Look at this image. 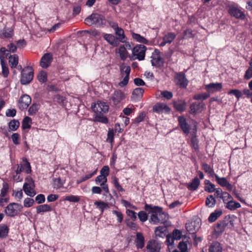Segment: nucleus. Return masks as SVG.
I'll use <instances>...</instances> for the list:
<instances>
[{
	"label": "nucleus",
	"instance_id": "f257e3e1",
	"mask_svg": "<svg viewBox=\"0 0 252 252\" xmlns=\"http://www.w3.org/2000/svg\"><path fill=\"white\" fill-rule=\"evenodd\" d=\"M145 209L146 210H150L152 214L151 216L150 221L154 224L162 223L166 221L168 219L167 214L162 211L161 207L158 206L152 207L151 205L146 204Z\"/></svg>",
	"mask_w": 252,
	"mask_h": 252
},
{
	"label": "nucleus",
	"instance_id": "f03ea898",
	"mask_svg": "<svg viewBox=\"0 0 252 252\" xmlns=\"http://www.w3.org/2000/svg\"><path fill=\"white\" fill-rule=\"evenodd\" d=\"M84 22L88 26L98 28L103 27L106 20L103 15L93 13L85 19Z\"/></svg>",
	"mask_w": 252,
	"mask_h": 252
},
{
	"label": "nucleus",
	"instance_id": "7ed1b4c3",
	"mask_svg": "<svg viewBox=\"0 0 252 252\" xmlns=\"http://www.w3.org/2000/svg\"><path fill=\"white\" fill-rule=\"evenodd\" d=\"M23 206L17 203H11L5 208L4 212L8 216L13 217L18 215L22 210Z\"/></svg>",
	"mask_w": 252,
	"mask_h": 252
},
{
	"label": "nucleus",
	"instance_id": "20e7f679",
	"mask_svg": "<svg viewBox=\"0 0 252 252\" xmlns=\"http://www.w3.org/2000/svg\"><path fill=\"white\" fill-rule=\"evenodd\" d=\"M120 69L121 75L124 78L122 81L119 82V86L120 87H124L128 84L131 69L129 66L126 65L124 63L120 65Z\"/></svg>",
	"mask_w": 252,
	"mask_h": 252
},
{
	"label": "nucleus",
	"instance_id": "39448f33",
	"mask_svg": "<svg viewBox=\"0 0 252 252\" xmlns=\"http://www.w3.org/2000/svg\"><path fill=\"white\" fill-rule=\"evenodd\" d=\"M34 188V184L32 179L31 177H27L23 188L25 193L28 196H34L36 194Z\"/></svg>",
	"mask_w": 252,
	"mask_h": 252
},
{
	"label": "nucleus",
	"instance_id": "423d86ee",
	"mask_svg": "<svg viewBox=\"0 0 252 252\" xmlns=\"http://www.w3.org/2000/svg\"><path fill=\"white\" fill-rule=\"evenodd\" d=\"M151 63L156 67H160L164 65V61L161 53L158 49H155L152 54Z\"/></svg>",
	"mask_w": 252,
	"mask_h": 252
},
{
	"label": "nucleus",
	"instance_id": "0eeeda50",
	"mask_svg": "<svg viewBox=\"0 0 252 252\" xmlns=\"http://www.w3.org/2000/svg\"><path fill=\"white\" fill-rule=\"evenodd\" d=\"M33 73L32 67L28 66L22 70L21 82L23 85L29 84L33 79Z\"/></svg>",
	"mask_w": 252,
	"mask_h": 252
},
{
	"label": "nucleus",
	"instance_id": "6e6552de",
	"mask_svg": "<svg viewBox=\"0 0 252 252\" xmlns=\"http://www.w3.org/2000/svg\"><path fill=\"white\" fill-rule=\"evenodd\" d=\"M92 109L95 114H104L108 112L109 106L105 102L97 101L92 105Z\"/></svg>",
	"mask_w": 252,
	"mask_h": 252
},
{
	"label": "nucleus",
	"instance_id": "1a4fd4ad",
	"mask_svg": "<svg viewBox=\"0 0 252 252\" xmlns=\"http://www.w3.org/2000/svg\"><path fill=\"white\" fill-rule=\"evenodd\" d=\"M146 47L143 45H137L132 50V55L134 59L139 61L143 60L145 57Z\"/></svg>",
	"mask_w": 252,
	"mask_h": 252
},
{
	"label": "nucleus",
	"instance_id": "9d476101",
	"mask_svg": "<svg viewBox=\"0 0 252 252\" xmlns=\"http://www.w3.org/2000/svg\"><path fill=\"white\" fill-rule=\"evenodd\" d=\"M176 35L173 32H168L162 37H159L158 40V45L160 47L164 46L166 44H170L176 38Z\"/></svg>",
	"mask_w": 252,
	"mask_h": 252
},
{
	"label": "nucleus",
	"instance_id": "9b49d317",
	"mask_svg": "<svg viewBox=\"0 0 252 252\" xmlns=\"http://www.w3.org/2000/svg\"><path fill=\"white\" fill-rule=\"evenodd\" d=\"M200 226V221L197 220L187 223L186 227L187 230L190 234L193 235L192 237H194L196 232L199 229Z\"/></svg>",
	"mask_w": 252,
	"mask_h": 252
},
{
	"label": "nucleus",
	"instance_id": "f8f14e48",
	"mask_svg": "<svg viewBox=\"0 0 252 252\" xmlns=\"http://www.w3.org/2000/svg\"><path fill=\"white\" fill-rule=\"evenodd\" d=\"M175 83L180 87H186L188 84V81L186 78V75L182 72L177 73L174 77Z\"/></svg>",
	"mask_w": 252,
	"mask_h": 252
},
{
	"label": "nucleus",
	"instance_id": "ddd939ff",
	"mask_svg": "<svg viewBox=\"0 0 252 252\" xmlns=\"http://www.w3.org/2000/svg\"><path fill=\"white\" fill-rule=\"evenodd\" d=\"M130 48V45L128 43H126L120 46V47L116 50V52L119 55L120 58L123 61H125L128 57V53L127 49Z\"/></svg>",
	"mask_w": 252,
	"mask_h": 252
},
{
	"label": "nucleus",
	"instance_id": "4468645a",
	"mask_svg": "<svg viewBox=\"0 0 252 252\" xmlns=\"http://www.w3.org/2000/svg\"><path fill=\"white\" fill-rule=\"evenodd\" d=\"M146 249L148 252H159L160 244L155 240H150L147 243Z\"/></svg>",
	"mask_w": 252,
	"mask_h": 252
},
{
	"label": "nucleus",
	"instance_id": "2eb2a0df",
	"mask_svg": "<svg viewBox=\"0 0 252 252\" xmlns=\"http://www.w3.org/2000/svg\"><path fill=\"white\" fill-rule=\"evenodd\" d=\"M222 85L221 83H211L205 86V90L209 94L220 92L221 91Z\"/></svg>",
	"mask_w": 252,
	"mask_h": 252
},
{
	"label": "nucleus",
	"instance_id": "dca6fc26",
	"mask_svg": "<svg viewBox=\"0 0 252 252\" xmlns=\"http://www.w3.org/2000/svg\"><path fill=\"white\" fill-rule=\"evenodd\" d=\"M107 181V177L101 175L97 176L95 180L96 184L102 187L103 190H104L106 193H108L109 192V190L108 185L106 184Z\"/></svg>",
	"mask_w": 252,
	"mask_h": 252
},
{
	"label": "nucleus",
	"instance_id": "f3484780",
	"mask_svg": "<svg viewBox=\"0 0 252 252\" xmlns=\"http://www.w3.org/2000/svg\"><path fill=\"white\" fill-rule=\"evenodd\" d=\"M153 111L158 114L168 113L170 108L164 103H157L153 106Z\"/></svg>",
	"mask_w": 252,
	"mask_h": 252
},
{
	"label": "nucleus",
	"instance_id": "a211bd4d",
	"mask_svg": "<svg viewBox=\"0 0 252 252\" xmlns=\"http://www.w3.org/2000/svg\"><path fill=\"white\" fill-rule=\"evenodd\" d=\"M31 103V98L27 94L21 96L19 100V107L21 110L26 109Z\"/></svg>",
	"mask_w": 252,
	"mask_h": 252
},
{
	"label": "nucleus",
	"instance_id": "6ab92c4d",
	"mask_svg": "<svg viewBox=\"0 0 252 252\" xmlns=\"http://www.w3.org/2000/svg\"><path fill=\"white\" fill-rule=\"evenodd\" d=\"M126 97L124 93L121 90H116L113 94L111 99L115 104H117Z\"/></svg>",
	"mask_w": 252,
	"mask_h": 252
},
{
	"label": "nucleus",
	"instance_id": "aec40b11",
	"mask_svg": "<svg viewBox=\"0 0 252 252\" xmlns=\"http://www.w3.org/2000/svg\"><path fill=\"white\" fill-rule=\"evenodd\" d=\"M217 183L222 187H226L227 189L230 191L232 189L233 186L224 177H220L217 174L215 176Z\"/></svg>",
	"mask_w": 252,
	"mask_h": 252
},
{
	"label": "nucleus",
	"instance_id": "412c9836",
	"mask_svg": "<svg viewBox=\"0 0 252 252\" xmlns=\"http://www.w3.org/2000/svg\"><path fill=\"white\" fill-rule=\"evenodd\" d=\"M178 121L183 132L186 134H188L189 133V126L187 123L186 119L183 117L180 116L178 117Z\"/></svg>",
	"mask_w": 252,
	"mask_h": 252
},
{
	"label": "nucleus",
	"instance_id": "4be33fe9",
	"mask_svg": "<svg viewBox=\"0 0 252 252\" xmlns=\"http://www.w3.org/2000/svg\"><path fill=\"white\" fill-rule=\"evenodd\" d=\"M52 59V55L49 53L45 54L40 61V65L43 68H47L51 63Z\"/></svg>",
	"mask_w": 252,
	"mask_h": 252
},
{
	"label": "nucleus",
	"instance_id": "5701e85b",
	"mask_svg": "<svg viewBox=\"0 0 252 252\" xmlns=\"http://www.w3.org/2000/svg\"><path fill=\"white\" fill-rule=\"evenodd\" d=\"M203 104L201 102L192 103L190 106V111L192 113L201 112L203 108Z\"/></svg>",
	"mask_w": 252,
	"mask_h": 252
},
{
	"label": "nucleus",
	"instance_id": "b1692460",
	"mask_svg": "<svg viewBox=\"0 0 252 252\" xmlns=\"http://www.w3.org/2000/svg\"><path fill=\"white\" fill-rule=\"evenodd\" d=\"M229 13L236 18H243L244 14L242 11L235 7H231L229 9Z\"/></svg>",
	"mask_w": 252,
	"mask_h": 252
},
{
	"label": "nucleus",
	"instance_id": "393cba45",
	"mask_svg": "<svg viewBox=\"0 0 252 252\" xmlns=\"http://www.w3.org/2000/svg\"><path fill=\"white\" fill-rule=\"evenodd\" d=\"M241 206L239 203L234 201L232 199L227 202L225 207L230 211H234L238 208H240Z\"/></svg>",
	"mask_w": 252,
	"mask_h": 252
},
{
	"label": "nucleus",
	"instance_id": "a878e982",
	"mask_svg": "<svg viewBox=\"0 0 252 252\" xmlns=\"http://www.w3.org/2000/svg\"><path fill=\"white\" fill-rule=\"evenodd\" d=\"M202 169L209 177H213L217 175L215 173L213 168L207 163H203L202 164Z\"/></svg>",
	"mask_w": 252,
	"mask_h": 252
},
{
	"label": "nucleus",
	"instance_id": "bb28decb",
	"mask_svg": "<svg viewBox=\"0 0 252 252\" xmlns=\"http://www.w3.org/2000/svg\"><path fill=\"white\" fill-rule=\"evenodd\" d=\"M136 246L138 249H142L144 246V237L140 232L136 233L135 240Z\"/></svg>",
	"mask_w": 252,
	"mask_h": 252
},
{
	"label": "nucleus",
	"instance_id": "cd10ccee",
	"mask_svg": "<svg viewBox=\"0 0 252 252\" xmlns=\"http://www.w3.org/2000/svg\"><path fill=\"white\" fill-rule=\"evenodd\" d=\"M186 103L184 100H178L174 102L175 108L178 111L183 112L186 108Z\"/></svg>",
	"mask_w": 252,
	"mask_h": 252
},
{
	"label": "nucleus",
	"instance_id": "c85d7f7f",
	"mask_svg": "<svg viewBox=\"0 0 252 252\" xmlns=\"http://www.w3.org/2000/svg\"><path fill=\"white\" fill-rule=\"evenodd\" d=\"M222 210L220 209L216 210L214 212L212 213L209 218L208 220L209 222H213L215 221L222 214Z\"/></svg>",
	"mask_w": 252,
	"mask_h": 252
},
{
	"label": "nucleus",
	"instance_id": "c756f323",
	"mask_svg": "<svg viewBox=\"0 0 252 252\" xmlns=\"http://www.w3.org/2000/svg\"><path fill=\"white\" fill-rule=\"evenodd\" d=\"M196 128L193 129V131L191 132V143L192 147L195 150H197L198 148V141L196 136Z\"/></svg>",
	"mask_w": 252,
	"mask_h": 252
},
{
	"label": "nucleus",
	"instance_id": "7c9ffc66",
	"mask_svg": "<svg viewBox=\"0 0 252 252\" xmlns=\"http://www.w3.org/2000/svg\"><path fill=\"white\" fill-rule=\"evenodd\" d=\"M144 90L141 88L135 89L132 92V98L134 100L141 98L144 93Z\"/></svg>",
	"mask_w": 252,
	"mask_h": 252
},
{
	"label": "nucleus",
	"instance_id": "2f4dec72",
	"mask_svg": "<svg viewBox=\"0 0 252 252\" xmlns=\"http://www.w3.org/2000/svg\"><path fill=\"white\" fill-rule=\"evenodd\" d=\"M209 252H222L220 244L217 242H213L209 247Z\"/></svg>",
	"mask_w": 252,
	"mask_h": 252
},
{
	"label": "nucleus",
	"instance_id": "473e14b6",
	"mask_svg": "<svg viewBox=\"0 0 252 252\" xmlns=\"http://www.w3.org/2000/svg\"><path fill=\"white\" fill-rule=\"evenodd\" d=\"M103 38L111 45L113 46H117L115 37L113 34L105 33L103 35Z\"/></svg>",
	"mask_w": 252,
	"mask_h": 252
},
{
	"label": "nucleus",
	"instance_id": "72a5a7b5",
	"mask_svg": "<svg viewBox=\"0 0 252 252\" xmlns=\"http://www.w3.org/2000/svg\"><path fill=\"white\" fill-rule=\"evenodd\" d=\"M115 31V33L117 36L118 39L122 42L125 41L126 36L125 35L124 31L122 28L119 27Z\"/></svg>",
	"mask_w": 252,
	"mask_h": 252
},
{
	"label": "nucleus",
	"instance_id": "f704fd0d",
	"mask_svg": "<svg viewBox=\"0 0 252 252\" xmlns=\"http://www.w3.org/2000/svg\"><path fill=\"white\" fill-rule=\"evenodd\" d=\"M36 210V213L39 214L42 212H50L52 210V208L49 205L43 204L38 206Z\"/></svg>",
	"mask_w": 252,
	"mask_h": 252
},
{
	"label": "nucleus",
	"instance_id": "c9c22d12",
	"mask_svg": "<svg viewBox=\"0 0 252 252\" xmlns=\"http://www.w3.org/2000/svg\"><path fill=\"white\" fill-rule=\"evenodd\" d=\"M13 30L10 28H5L0 30V35L5 38L11 37L13 35Z\"/></svg>",
	"mask_w": 252,
	"mask_h": 252
},
{
	"label": "nucleus",
	"instance_id": "e433bc0d",
	"mask_svg": "<svg viewBox=\"0 0 252 252\" xmlns=\"http://www.w3.org/2000/svg\"><path fill=\"white\" fill-rule=\"evenodd\" d=\"M132 37L137 42L145 44H148V41L139 34L132 32Z\"/></svg>",
	"mask_w": 252,
	"mask_h": 252
},
{
	"label": "nucleus",
	"instance_id": "4c0bfd02",
	"mask_svg": "<svg viewBox=\"0 0 252 252\" xmlns=\"http://www.w3.org/2000/svg\"><path fill=\"white\" fill-rule=\"evenodd\" d=\"M9 63L12 68H15L18 63V56L16 54L11 55L9 57Z\"/></svg>",
	"mask_w": 252,
	"mask_h": 252
},
{
	"label": "nucleus",
	"instance_id": "58836bf2",
	"mask_svg": "<svg viewBox=\"0 0 252 252\" xmlns=\"http://www.w3.org/2000/svg\"><path fill=\"white\" fill-rule=\"evenodd\" d=\"M32 124V119L29 117H26L22 121V128L23 129H30L31 127Z\"/></svg>",
	"mask_w": 252,
	"mask_h": 252
},
{
	"label": "nucleus",
	"instance_id": "ea45409f",
	"mask_svg": "<svg viewBox=\"0 0 252 252\" xmlns=\"http://www.w3.org/2000/svg\"><path fill=\"white\" fill-rule=\"evenodd\" d=\"M94 121L102 123L103 124H107L108 119L106 117L103 115V114H95L94 116Z\"/></svg>",
	"mask_w": 252,
	"mask_h": 252
},
{
	"label": "nucleus",
	"instance_id": "a19ab883",
	"mask_svg": "<svg viewBox=\"0 0 252 252\" xmlns=\"http://www.w3.org/2000/svg\"><path fill=\"white\" fill-rule=\"evenodd\" d=\"M174 239L173 238L172 235L168 234L166 237V241L165 242L166 245L168 246V250L170 252V250L173 248V243L174 242Z\"/></svg>",
	"mask_w": 252,
	"mask_h": 252
},
{
	"label": "nucleus",
	"instance_id": "79ce46f5",
	"mask_svg": "<svg viewBox=\"0 0 252 252\" xmlns=\"http://www.w3.org/2000/svg\"><path fill=\"white\" fill-rule=\"evenodd\" d=\"M205 190L208 192H213L216 190L215 186L212 184L209 180L205 181Z\"/></svg>",
	"mask_w": 252,
	"mask_h": 252
},
{
	"label": "nucleus",
	"instance_id": "37998d69",
	"mask_svg": "<svg viewBox=\"0 0 252 252\" xmlns=\"http://www.w3.org/2000/svg\"><path fill=\"white\" fill-rule=\"evenodd\" d=\"M9 229L5 224H0V238H5L7 236Z\"/></svg>",
	"mask_w": 252,
	"mask_h": 252
},
{
	"label": "nucleus",
	"instance_id": "c03bdc74",
	"mask_svg": "<svg viewBox=\"0 0 252 252\" xmlns=\"http://www.w3.org/2000/svg\"><path fill=\"white\" fill-rule=\"evenodd\" d=\"M216 203L215 198L212 195H209L206 200V205L209 207H213L215 206Z\"/></svg>",
	"mask_w": 252,
	"mask_h": 252
},
{
	"label": "nucleus",
	"instance_id": "a18cd8bd",
	"mask_svg": "<svg viewBox=\"0 0 252 252\" xmlns=\"http://www.w3.org/2000/svg\"><path fill=\"white\" fill-rule=\"evenodd\" d=\"M200 184V181L198 178H194L191 183L189 185V188L192 190H196Z\"/></svg>",
	"mask_w": 252,
	"mask_h": 252
},
{
	"label": "nucleus",
	"instance_id": "49530a36",
	"mask_svg": "<svg viewBox=\"0 0 252 252\" xmlns=\"http://www.w3.org/2000/svg\"><path fill=\"white\" fill-rule=\"evenodd\" d=\"M94 204L101 212H103L105 209L109 208L108 204L103 201H95Z\"/></svg>",
	"mask_w": 252,
	"mask_h": 252
},
{
	"label": "nucleus",
	"instance_id": "de8ad7c7",
	"mask_svg": "<svg viewBox=\"0 0 252 252\" xmlns=\"http://www.w3.org/2000/svg\"><path fill=\"white\" fill-rule=\"evenodd\" d=\"M166 230V228L164 226H158L156 227L155 232L157 236L163 237L165 235V231Z\"/></svg>",
	"mask_w": 252,
	"mask_h": 252
},
{
	"label": "nucleus",
	"instance_id": "09e8293b",
	"mask_svg": "<svg viewBox=\"0 0 252 252\" xmlns=\"http://www.w3.org/2000/svg\"><path fill=\"white\" fill-rule=\"evenodd\" d=\"M0 63L2 67V74L4 77H6L8 76L9 74V69L6 65V64L4 63L1 57H0Z\"/></svg>",
	"mask_w": 252,
	"mask_h": 252
},
{
	"label": "nucleus",
	"instance_id": "8fccbe9b",
	"mask_svg": "<svg viewBox=\"0 0 252 252\" xmlns=\"http://www.w3.org/2000/svg\"><path fill=\"white\" fill-rule=\"evenodd\" d=\"M20 126V123L18 121L13 120L9 123V128L12 131H15Z\"/></svg>",
	"mask_w": 252,
	"mask_h": 252
},
{
	"label": "nucleus",
	"instance_id": "3c124183",
	"mask_svg": "<svg viewBox=\"0 0 252 252\" xmlns=\"http://www.w3.org/2000/svg\"><path fill=\"white\" fill-rule=\"evenodd\" d=\"M220 198H221L223 202L225 204H227L229 200L233 199L232 196L227 192L224 191L221 196H220Z\"/></svg>",
	"mask_w": 252,
	"mask_h": 252
},
{
	"label": "nucleus",
	"instance_id": "603ef678",
	"mask_svg": "<svg viewBox=\"0 0 252 252\" xmlns=\"http://www.w3.org/2000/svg\"><path fill=\"white\" fill-rule=\"evenodd\" d=\"M96 172H97V169H96L95 171H94L92 173H90V174H88L86 175L85 176L82 177L79 180H77L76 183L77 184H79L81 183L84 182V181H86L87 180H88V179L91 178L96 173Z\"/></svg>",
	"mask_w": 252,
	"mask_h": 252
},
{
	"label": "nucleus",
	"instance_id": "864d4df0",
	"mask_svg": "<svg viewBox=\"0 0 252 252\" xmlns=\"http://www.w3.org/2000/svg\"><path fill=\"white\" fill-rule=\"evenodd\" d=\"M227 94L229 95H234L238 100H239L242 95V92L240 90L237 89L231 90L230 91L228 92Z\"/></svg>",
	"mask_w": 252,
	"mask_h": 252
},
{
	"label": "nucleus",
	"instance_id": "5fc2aeb1",
	"mask_svg": "<svg viewBox=\"0 0 252 252\" xmlns=\"http://www.w3.org/2000/svg\"><path fill=\"white\" fill-rule=\"evenodd\" d=\"M224 228L225 225L223 223H218L215 227V231L216 233L219 235L224 231Z\"/></svg>",
	"mask_w": 252,
	"mask_h": 252
},
{
	"label": "nucleus",
	"instance_id": "6e6d98bb",
	"mask_svg": "<svg viewBox=\"0 0 252 252\" xmlns=\"http://www.w3.org/2000/svg\"><path fill=\"white\" fill-rule=\"evenodd\" d=\"M210 94L207 93L198 94L194 95L193 98L195 100H205L209 97Z\"/></svg>",
	"mask_w": 252,
	"mask_h": 252
},
{
	"label": "nucleus",
	"instance_id": "4d7b16f0",
	"mask_svg": "<svg viewBox=\"0 0 252 252\" xmlns=\"http://www.w3.org/2000/svg\"><path fill=\"white\" fill-rule=\"evenodd\" d=\"M25 169L24 171L29 174L31 172V167L30 163L27 161L26 159H24L23 160V163L21 164Z\"/></svg>",
	"mask_w": 252,
	"mask_h": 252
},
{
	"label": "nucleus",
	"instance_id": "13d9d810",
	"mask_svg": "<svg viewBox=\"0 0 252 252\" xmlns=\"http://www.w3.org/2000/svg\"><path fill=\"white\" fill-rule=\"evenodd\" d=\"M64 200L71 202H77L80 200V197L78 196L72 195L65 196Z\"/></svg>",
	"mask_w": 252,
	"mask_h": 252
},
{
	"label": "nucleus",
	"instance_id": "bf43d9fd",
	"mask_svg": "<svg viewBox=\"0 0 252 252\" xmlns=\"http://www.w3.org/2000/svg\"><path fill=\"white\" fill-rule=\"evenodd\" d=\"M114 130L112 129H109L108 133H107V138L106 141L108 142L112 143L114 141Z\"/></svg>",
	"mask_w": 252,
	"mask_h": 252
},
{
	"label": "nucleus",
	"instance_id": "052dcab7",
	"mask_svg": "<svg viewBox=\"0 0 252 252\" xmlns=\"http://www.w3.org/2000/svg\"><path fill=\"white\" fill-rule=\"evenodd\" d=\"M138 217L140 221L142 222H145L148 219V215L147 213L143 211H140L138 213Z\"/></svg>",
	"mask_w": 252,
	"mask_h": 252
},
{
	"label": "nucleus",
	"instance_id": "680f3d73",
	"mask_svg": "<svg viewBox=\"0 0 252 252\" xmlns=\"http://www.w3.org/2000/svg\"><path fill=\"white\" fill-rule=\"evenodd\" d=\"M126 215L133 220L135 221L137 219L136 213L131 210L127 209L126 211Z\"/></svg>",
	"mask_w": 252,
	"mask_h": 252
},
{
	"label": "nucleus",
	"instance_id": "e2e57ef3",
	"mask_svg": "<svg viewBox=\"0 0 252 252\" xmlns=\"http://www.w3.org/2000/svg\"><path fill=\"white\" fill-rule=\"evenodd\" d=\"M64 184V181L60 178H56L54 180V186L55 188H60L62 187Z\"/></svg>",
	"mask_w": 252,
	"mask_h": 252
},
{
	"label": "nucleus",
	"instance_id": "0e129e2a",
	"mask_svg": "<svg viewBox=\"0 0 252 252\" xmlns=\"http://www.w3.org/2000/svg\"><path fill=\"white\" fill-rule=\"evenodd\" d=\"M11 138L13 143L15 145H19L20 144V134L18 133H14L11 136Z\"/></svg>",
	"mask_w": 252,
	"mask_h": 252
},
{
	"label": "nucleus",
	"instance_id": "69168bd1",
	"mask_svg": "<svg viewBox=\"0 0 252 252\" xmlns=\"http://www.w3.org/2000/svg\"><path fill=\"white\" fill-rule=\"evenodd\" d=\"M193 37L192 31L191 29H187L183 34V38H189Z\"/></svg>",
	"mask_w": 252,
	"mask_h": 252
},
{
	"label": "nucleus",
	"instance_id": "338daca9",
	"mask_svg": "<svg viewBox=\"0 0 252 252\" xmlns=\"http://www.w3.org/2000/svg\"><path fill=\"white\" fill-rule=\"evenodd\" d=\"M178 248L181 251V252H188V244L187 242H181L179 244Z\"/></svg>",
	"mask_w": 252,
	"mask_h": 252
},
{
	"label": "nucleus",
	"instance_id": "774afa93",
	"mask_svg": "<svg viewBox=\"0 0 252 252\" xmlns=\"http://www.w3.org/2000/svg\"><path fill=\"white\" fill-rule=\"evenodd\" d=\"M252 78V66H250L246 70L244 75V78L247 80H249Z\"/></svg>",
	"mask_w": 252,
	"mask_h": 252
}]
</instances>
